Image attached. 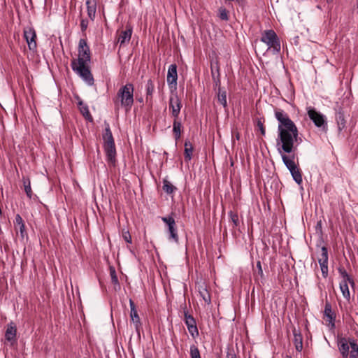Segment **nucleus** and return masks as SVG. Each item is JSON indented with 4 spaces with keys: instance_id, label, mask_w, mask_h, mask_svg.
Masks as SVG:
<instances>
[{
    "instance_id": "4c0bfd02",
    "label": "nucleus",
    "mask_w": 358,
    "mask_h": 358,
    "mask_svg": "<svg viewBox=\"0 0 358 358\" xmlns=\"http://www.w3.org/2000/svg\"><path fill=\"white\" fill-rule=\"evenodd\" d=\"M230 220L233 222L234 227H237L239 224L238 215L237 213L230 211L229 213Z\"/></svg>"
},
{
    "instance_id": "e433bc0d",
    "label": "nucleus",
    "mask_w": 358,
    "mask_h": 358,
    "mask_svg": "<svg viewBox=\"0 0 358 358\" xmlns=\"http://www.w3.org/2000/svg\"><path fill=\"white\" fill-rule=\"evenodd\" d=\"M264 119H262V118H258L256 121V125L259 128V129L261 132V134L262 136H265V134H266V129H265V127L264 125Z\"/></svg>"
},
{
    "instance_id": "dca6fc26",
    "label": "nucleus",
    "mask_w": 358,
    "mask_h": 358,
    "mask_svg": "<svg viewBox=\"0 0 358 358\" xmlns=\"http://www.w3.org/2000/svg\"><path fill=\"white\" fill-rule=\"evenodd\" d=\"M337 126H338V130L339 132H341L346 125V120L345 118L344 113L341 109H339L336 113V117H335Z\"/></svg>"
},
{
    "instance_id": "f8f14e48",
    "label": "nucleus",
    "mask_w": 358,
    "mask_h": 358,
    "mask_svg": "<svg viewBox=\"0 0 358 358\" xmlns=\"http://www.w3.org/2000/svg\"><path fill=\"white\" fill-rule=\"evenodd\" d=\"M24 36L27 43L28 47L30 50H35L36 49V34L35 30L32 28H28L24 31Z\"/></svg>"
},
{
    "instance_id": "b1692460",
    "label": "nucleus",
    "mask_w": 358,
    "mask_h": 358,
    "mask_svg": "<svg viewBox=\"0 0 358 358\" xmlns=\"http://www.w3.org/2000/svg\"><path fill=\"white\" fill-rule=\"evenodd\" d=\"M109 270L111 282L114 285V289L115 290H119L120 289V285L119 283L116 271L113 266H110Z\"/></svg>"
},
{
    "instance_id": "bb28decb",
    "label": "nucleus",
    "mask_w": 358,
    "mask_h": 358,
    "mask_svg": "<svg viewBox=\"0 0 358 358\" xmlns=\"http://www.w3.org/2000/svg\"><path fill=\"white\" fill-rule=\"evenodd\" d=\"M155 90L154 83L152 79H149L146 84V101L151 100Z\"/></svg>"
},
{
    "instance_id": "393cba45",
    "label": "nucleus",
    "mask_w": 358,
    "mask_h": 358,
    "mask_svg": "<svg viewBox=\"0 0 358 358\" xmlns=\"http://www.w3.org/2000/svg\"><path fill=\"white\" fill-rule=\"evenodd\" d=\"M217 101L224 108L227 106L226 91L220 87L217 91Z\"/></svg>"
},
{
    "instance_id": "9b49d317",
    "label": "nucleus",
    "mask_w": 358,
    "mask_h": 358,
    "mask_svg": "<svg viewBox=\"0 0 358 358\" xmlns=\"http://www.w3.org/2000/svg\"><path fill=\"white\" fill-rule=\"evenodd\" d=\"M103 147L107 162L110 166H115L116 164V149L115 143H104Z\"/></svg>"
},
{
    "instance_id": "de8ad7c7",
    "label": "nucleus",
    "mask_w": 358,
    "mask_h": 358,
    "mask_svg": "<svg viewBox=\"0 0 358 358\" xmlns=\"http://www.w3.org/2000/svg\"><path fill=\"white\" fill-rule=\"evenodd\" d=\"M236 138H237V139H238V138H239V135H238V134H237Z\"/></svg>"
},
{
    "instance_id": "7c9ffc66",
    "label": "nucleus",
    "mask_w": 358,
    "mask_h": 358,
    "mask_svg": "<svg viewBox=\"0 0 358 358\" xmlns=\"http://www.w3.org/2000/svg\"><path fill=\"white\" fill-rule=\"evenodd\" d=\"M163 190L168 194L173 193L176 190V187L173 185L167 179L163 180Z\"/></svg>"
},
{
    "instance_id": "cd10ccee",
    "label": "nucleus",
    "mask_w": 358,
    "mask_h": 358,
    "mask_svg": "<svg viewBox=\"0 0 358 358\" xmlns=\"http://www.w3.org/2000/svg\"><path fill=\"white\" fill-rule=\"evenodd\" d=\"M338 273L341 275L343 280L342 281H348L352 287L355 286L354 280L348 274L347 271L343 267H339L338 268Z\"/></svg>"
},
{
    "instance_id": "423d86ee",
    "label": "nucleus",
    "mask_w": 358,
    "mask_h": 358,
    "mask_svg": "<svg viewBox=\"0 0 358 358\" xmlns=\"http://www.w3.org/2000/svg\"><path fill=\"white\" fill-rule=\"evenodd\" d=\"M307 113L309 118L313 121L317 127H327V123L325 116L321 113L317 111L315 108L313 107H308L307 108Z\"/></svg>"
},
{
    "instance_id": "0eeeda50",
    "label": "nucleus",
    "mask_w": 358,
    "mask_h": 358,
    "mask_svg": "<svg viewBox=\"0 0 358 358\" xmlns=\"http://www.w3.org/2000/svg\"><path fill=\"white\" fill-rule=\"evenodd\" d=\"M162 220L167 225L168 230L169 233V238L170 240L173 241L175 243L178 242V235L177 232L176 224L173 217L171 215H168L166 217H162Z\"/></svg>"
},
{
    "instance_id": "c03bdc74",
    "label": "nucleus",
    "mask_w": 358,
    "mask_h": 358,
    "mask_svg": "<svg viewBox=\"0 0 358 358\" xmlns=\"http://www.w3.org/2000/svg\"><path fill=\"white\" fill-rule=\"evenodd\" d=\"M226 357L227 358H240L238 355H237L234 350L233 349L231 350H229L227 352V355H226Z\"/></svg>"
},
{
    "instance_id": "a878e982",
    "label": "nucleus",
    "mask_w": 358,
    "mask_h": 358,
    "mask_svg": "<svg viewBox=\"0 0 358 358\" xmlns=\"http://www.w3.org/2000/svg\"><path fill=\"white\" fill-rule=\"evenodd\" d=\"M192 152H193L192 144L189 141H186L185 142V153H184L185 160L186 162H189L191 160Z\"/></svg>"
},
{
    "instance_id": "37998d69",
    "label": "nucleus",
    "mask_w": 358,
    "mask_h": 358,
    "mask_svg": "<svg viewBox=\"0 0 358 358\" xmlns=\"http://www.w3.org/2000/svg\"><path fill=\"white\" fill-rule=\"evenodd\" d=\"M88 20L87 19H82L80 21V28L83 32L85 31L88 27Z\"/></svg>"
},
{
    "instance_id": "4468645a",
    "label": "nucleus",
    "mask_w": 358,
    "mask_h": 358,
    "mask_svg": "<svg viewBox=\"0 0 358 358\" xmlns=\"http://www.w3.org/2000/svg\"><path fill=\"white\" fill-rule=\"evenodd\" d=\"M16 327L13 323H10L8 325L7 329L5 333L6 339L10 342L12 344L16 341Z\"/></svg>"
},
{
    "instance_id": "412c9836",
    "label": "nucleus",
    "mask_w": 358,
    "mask_h": 358,
    "mask_svg": "<svg viewBox=\"0 0 358 358\" xmlns=\"http://www.w3.org/2000/svg\"><path fill=\"white\" fill-rule=\"evenodd\" d=\"M324 315L326 317L328 318V321L329 322V323H331L332 326L334 327L336 315L332 311L331 306L329 302H326L325 303Z\"/></svg>"
},
{
    "instance_id": "a18cd8bd",
    "label": "nucleus",
    "mask_w": 358,
    "mask_h": 358,
    "mask_svg": "<svg viewBox=\"0 0 358 358\" xmlns=\"http://www.w3.org/2000/svg\"><path fill=\"white\" fill-rule=\"evenodd\" d=\"M257 268L258 269V274L261 276V278H263L264 273L262 268L261 262L259 261L257 262Z\"/></svg>"
},
{
    "instance_id": "a211bd4d",
    "label": "nucleus",
    "mask_w": 358,
    "mask_h": 358,
    "mask_svg": "<svg viewBox=\"0 0 358 358\" xmlns=\"http://www.w3.org/2000/svg\"><path fill=\"white\" fill-rule=\"evenodd\" d=\"M338 349L344 358H347L349 355V344L345 338H342L338 343Z\"/></svg>"
},
{
    "instance_id": "79ce46f5",
    "label": "nucleus",
    "mask_w": 358,
    "mask_h": 358,
    "mask_svg": "<svg viewBox=\"0 0 358 358\" xmlns=\"http://www.w3.org/2000/svg\"><path fill=\"white\" fill-rule=\"evenodd\" d=\"M122 238L128 243H131V236L129 231H122Z\"/></svg>"
},
{
    "instance_id": "f03ea898",
    "label": "nucleus",
    "mask_w": 358,
    "mask_h": 358,
    "mask_svg": "<svg viewBox=\"0 0 358 358\" xmlns=\"http://www.w3.org/2000/svg\"><path fill=\"white\" fill-rule=\"evenodd\" d=\"M134 87L131 83L121 87L117 93L116 99L114 100L115 106L118 107L120 103L127 111L129 110L134 104Z\"/></svg>"
},
{
    "instance_id": "39448f33",
    "label": "nucleus",
    "mask_w": 358,
    "mask_h": 358,
    "mask_svg": "<svg viewBox=\"0 0 358 358\" xmlns=\"http://www.w3.org/2000/svg\"><path fill=\"white\" fill-rule=\"evenodd\" d=\"M90 50L86 39L81 38L78 44V58L76 59V64H88L90 62Z\"/></svg>"
},
{
    "instance_id": "c756f323",
    "label": "nucleus",
    "mask_w": 358,
    "mask_h": 358,
    "mask_svg": "<svg viewBox=\"0 0 358 358\" xmlns=\"http://www.w3.org/2000/svg\"><path fill=\"white\" fill-rule=\"evenodd\" d=\"M103 139L104 141V143H112L114 142V138L110 131L109 124H108L106 127L105 128V131L103 135Z\"/></svg>"
},
{
    "instance_id": "20e7f679",
    "label": "nucleus",
    "mask_w": 358,
    "mask_h": 358,
    "mask_svg": "<svg viewBox=\"0 0 358 358\" xmlns=\"http://www.w3.org/2000/svg\"><path fill=\"white\" fill-rule=\"evenodd\" d=\"M72 70L76 73L88 85H94V78L87 64H76L73 59L71 64Z\"/></svg>"
},
{
    "instance_id": "49530a36",
    "label": "nucleus",
    "mask_w": 358,
    "mask_h": 358,
    "mask_svg": "<svg viewBox=\"0 0 358 358\" xmlns=\"http://www.w3.org/2000/svg\"><path fill=\"white\" fill-rule=\"evenodd\" d=\"M285 358H292L290 356L287 355Z\"/></svg>"
},
{
    "instance_id": "6e6552de",
    "label": "nucleus",
    "mask_w": 358,
    "mask_h": 358,
    "mask_svg": "<svg viewBox=\"0 0 358 358\" xmlns=\"http://www.w3.org/2000/svg\"><path fill=\"white\" fill-rule=\"evenodd\" d=\"M169 108L173 118H178L182 108V103L178 94H172L169 98Z\"/></svg>"
},
{
    "instance_id": "ddd939ff",
    "label": "nucleus",
    "mask_w": 358,
    "mask_h": 358,
    "mask_svg": "<svg viewBox=\"0 0 358 358\" xmlns=\"http://www.w3.org/2000/svg\"><path fill=\"white\" fill-rule=\"evenodd\" d=\"M129 305H130V308H131V312H130L131 320L134 324L136 330L138 331V329L141 326V320H140V317L137 313L134 302L131 299L129 300Z\"/></svg>"
},
{
    "instance_id": "9d476101",
    "label": "nucleus",
    "mask_w": 358,
    "mask_h": 358,
    "mask_svg": "<svg viewBox=\"0 0 358 358\" xmlns=\"http://www.w3.org/2000/svg\"><path fill=\"white\" fill-rule=\"evenodd\" d=\"M184 320L187 329L191 336L195 338L199 336V331L194 318L188 313L187 310H184Z\"/></svg>"
},
{
    "instance_id": "5701e85b",
    "label": "nucleus",
    "mask_w": 358,
    "mask_h": 358,
    "mask_svg": "<svg viewBox=\"0 0 358 358\" xmlns=\"http://www.w3.org/2000/svg\"><path fill=\"white\" fill-rule=\"evenodd\" d=\"M199 292L203 301L210 304L211 302L210 295L205 285H201L199 287Z\"/></svg>"
},
{
    "instance_id": "4be33fe9",
    "label": "nucleus",
    "mask_w": 358,
    "mask_h": 358,
    "mask_svg": "<svg viewBox=\"0 0 358 358\" xmlns=\"http://www.w3.org/2000/svg\"><path fill=\"white\" fill-rule=\"evenodd\" d=\"M78 108L80 113L85 117V118L89 121H92V117L90 113L88 106L87 104L84 103L83 101H78Z\"/></svg>"
},
{
    "instance_id": "f3484780",
    "label": "nucleus",
    "mask_w": 358,
    "mask_h": 358,
    "mask_svg": "<svg viewBox=\"0 0 358 358\" xmlns=\"http://www.w3.org/2000/svg\"><path fill=\"white\" fill-rule=\"evenodd\" d=\"M86 5L87 9V15L90 20L93 21L95 18L96 10V0H87Z\"/></svg>"
},
{
    "instance_id": "aec40b11",
    "label": "nucleus",
    "mask_w": 358,
    "mask_h": 358,
    "mask_svg": "<svg viewBox=\"0 0 358 358\" xmlns=\"http://www.w3.org/2000/svg\"><path fill=\"white\" fill-rule=\"evenodd\" d=\"M182 123L179 120L178 118H174L173 122V133L174 135V138L176 141H178L180 139L182 132Z\"/></svg>"
},
{
    "instance_id": "2f4dec72",
    "label": "nucleus",
    "mask_w": 358,
    "mask_h": 358,
    "mask_svg": "<svg viewBox=\"0 0 358 358\" xmlns=\"http://www.w3.org/2000/svg\"><path fill=\"white\" fill-rule=\"evenodd\" d=\"M22 181L26 194L29 199H31L32 196V190L30 180L28 178L23 177Z\"/></svg>"
},
{
    "instance_id": "f704fd0d",
    "label": "nucleus",
    "mask_w": 358,
    "mask_h": 358,
    "mask_svg": "<svg viewBox=\"0 0 358 358\" xmlns=\"http://www.w3.org/2000/svg\"><path fill=\"white\" fill-rule=\"evenodd\" d=\"M351 351L350 354V358H358V345L352 341L350 342Z\"/></svg>"
},
{
    "instance_id": "58836bf2",
    "label": "nucleus",
    "mask_w": 358,
    "mask_h": 358,
    "mask_svg": "<svg viewBox=\"0 0 358 358\" xmlns=\"http://www.w3.org/2000/svg\"><path fill=\"white\" fill-rule=\"evenodd\" d=\"M319 264H320V268H321V271H322V276L324 278H326L328 276V272H329V270H328V262H327V263H319Z\"/></svg>"
},
{
    "instance_id": "1a4fd4ad",
    "label": "nucleus",
    "mask_w": 358,
    "mask_h": 358,
    "mask_svg": "<svg viewBox=\"0 0 358 358\" xmlns=\"http://www.w3.org/2000/svg\"><path fill=\"white\" fill-rule=\"evenodd\" d=\"M177 65L173 64L169 66L167 72V84L171 92L176 91L177 89Z\"/></svg>"
},
{
    "instance_id": "c85d7f7f",
    "label": "nucleus",
    "mask_w": 358,
    "mask_h": 358,
    "mask_svg": "<svg viewBox=\"0 0 358 358\" xmlns=\"http://www.w3.org/2000/svg\"><path fill=\"white\" fill-rule=\"evenodd\" d=\"M348 281H341L340 283V289L343 294V296L347 300H350V293L348 288Z\"/></svg>"
},
{
    "instance_id": "6ab92c4d",
    "label": "nucleus",
    "mask_w": 358,
    "mask_h": 358,
    "mask_svg": "<svg viewBox=\"0 0 358 358\" xmlns=\"http://www.w3.org/2000/svg\"><path fill=\"white\" fill-rule=\"evenodd\" d=\"M293 334L296 350L297 352H301L303 349V336L301 334L297 331L295 329L293 330Z\"/></svg>"
},
{
    "instance_id": "09e8293b",
    "label": "nucleus",
    "mask_w": 358,
    "mask_h": 358,
    "mask_svg": "<svg viewBox=\"0 0 358 358\" xmlns=\"http://www.w3.org/2000/svg\"><path fill=\"white\" fill-rule=\"evenodd\" d=\"M357 8H358V2H357Z\"/></svg>"
},
{
    "instance_id": "7ed1b4c3",
    "label": "nucleus",
    "mask_w": 358,
    "mask_h": 358,
    "mask_svg": "<svg viewBox=\"0 0 358 358\" xmlns=\"http://www.w3.org/2000/svg\"><path fill=\"white\" fill-rule=\"evenodd\" d=\"M260 40L267 45V51L271 50L273 54H277L280 51V43L273 30L264 31Z\"/></svg>"
},
{
    "instance_id": "c9c22d12",
    "label": "nucleus",
    "mask_w": 358,
    "mask_h": 358,
    "mask_svg": "<svg viewBox=\"0 0 358 358\" xmlns=\"http://www.w3.org/2000/svg\"><path fill=\"white\" fill-rule=\"evenodd\" d=\"M190 357L191 358H201L200 352L195 345H192L190 346Z\"/></svg>"
},
{
    "instance_id": "2eb2a0df",
    "label": "nucleus",
    "mask_w": 358,
    "mask_h": 358,
    "mask_svg": "<svg viewBox=\"0 0 358 358\" xmlns=\"http://www.w3.org/2000/svg\"><path fill=\"white\" fill-rule=\"evenodd\" d=\"M132 30L131 28H127L125 30L121 31L117 36V43L120 44V46L124 45L125 43H128L131 36Z\"/></svg>"
},
{
    "instance_id": "ea45409f",
    "label": "nucleus",
    "mask_w": 358,
    "mask_h": 358,
    "mask_svg": "<svg viewBox=\"0 0 358 358\" xmlns=\"http://www.w3.org/2000/svg\"><path fill=\"white\" fill-rule=\"evenodd\" d=\"M211 73H212V76H213V80H215V84L216 85H220V71H219V69H217V75L216 73L214 72L213 69H211Z\"/></svg>"
},
{
    "instance_id": "a19ab883",
    "label": "nucleus",
    "mask_w": 358,
    "mask_h": 358,
    "mask_svg": "<svg viewBox=\"0 0 358 358\" xmlns=\"http://www.w3.org/2000/svg\"><path fill=\"white\" fill-rule=\"evenodd\" d=\"M219 17L221 20H228V13L225 8H220L219 10Z\"/></svg>"
},
{
    "instance_id": "f257e3e1",
    "label": "nucleus",
    "mask_w": 358,
    "mask_h": 358,
    "mask_svg": "<svg viewBox=\"0 0 358 358\" xmlns=\"http://www.w3.org/2000/svg\"><path fill=\"white\" fill-rule=\"evenodd\" d=\"M275 117L278 122L277 145L281 154L282 160L289 171L294 180L301 185L303 182L302 174L300 169L294 162V156H287L285 153L292 152L294 143L298 141L299 131L295 123L289 118L288 114L282 109L275 108Z\"/></svg>"
},
{
    "instance_id": "72a5a7b5",
    "label": "nucleus",
    "mask_w": 358,
    "mask_h": 358,
    "mask_svg": "<svg viewBox=\"0 0 358 358\" xmlns=\"http://www.w3.org/2000/svg\"><path fill=\"white\" fill-rule=\"evenodd\" d=\"M328 250L327 247L322 246L321 248V254L318 258L319 263H327L328 262Z\"/></svg>"
},
{
    "instance_id": "473e14b6",
    "label": "nucleus",
    "mask_w": 358,
    "mask_h": 358,
    "mask_svg": "<svg viewBox=\"0 0 358 358\" xmlns=\"http://www.w3.org/2000/svg\"><path fill=\"white\" fill-rule=\"evenodd\" d=\"M15 224L16 227H19V230H20L22 236H23V234L25 231V226H24L22 218L18 214L15 216Z\"/></svg>"
}]
</instances>
